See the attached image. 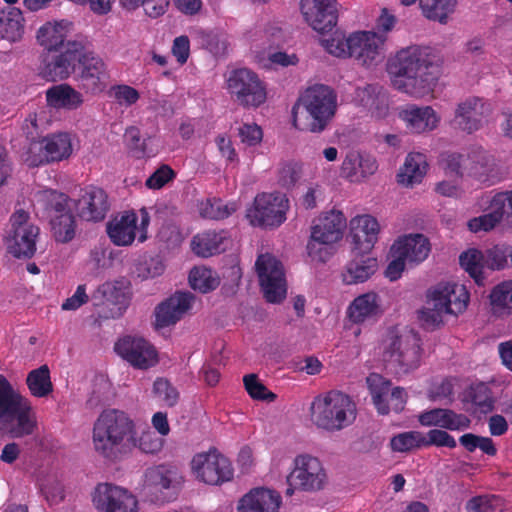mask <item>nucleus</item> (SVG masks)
<instances>
[{
	"mask_svg": "<svg viewBox=\"0 0 512 512\" xmlns=\"http://www.w3.org/2000/svg\"><path fill=\"white\" fill-rule=\"evenodd\" d=\"M387 72L397 90L416 98L433 92L440 76L433 50L419 45L399 50L389 59Z\"/></svg>",
	"mask_w": 512,
	"mask_h": 512,
	"instance_id": "nucleus-1",
	"label": "nucleus"
},
{
	"mask_svg": "<svg viewBox=\"0 0 512 512\" xmlns=\"http://www.w3.org/2000/svg\"><path fill=\"white\" fill-rule=\"evenodd\" d=\"M337 107V94L331 87L311 86L292 107L293 125L301 131L321 133L333 120Z\"/></svg>",
	"mask_w": 512,
	"mask_h": 512,
	"instance_id": "nucleus-2",
	"label": "nucleus"
},
{
	"mask_svg": "<svg viewBox=\"0 0 512 512\" xmlns=\"http://www.w3.org/2000/svg\"><path fill=\"white\" fill-rule=\"evenodd\" d=\"M135 434V423L126 412L105 409L94 422L93 446L102 457L115 460L130 448Z\"/></svg>",
	"mask_w": 512,
	"mask_h": 512,
	"instance_id": "nucleus-3",
	"label": "nucleus"
},
{
	"mask_svg": "<svg viewBox=\"0 0 512 512\" xmlns=\"http://www.w3.org/2000/svg\"><path fill=\"white\" fill-rule=\"evenodd\" d=\"M313 423L326 431H340L356 419L357 408L352 398L337 390L318 395L311 403Z\"/></svg>",
	"mask_w": 512,
	"mask_h": 512,
	"instance_id": "nucleus-4",
	"label": "nucleus"
},
{
	"mask_svg": "<svg viewBox=\"0 0 512 512\" xmlns=\"http://www.w3.org/2000/svg\"><path fill=\"white\" fill-rule=\"evenodd\" d=\"M0 421L14 422L10 433L15 438L32 435L37 428L31 401L16 390L2 374H0Z\"/></svg>",
	"mask_w": 512,
	"mask_h": 512,
	"instance_id": "nucleus-5",
	"label": "nucleus"
},
{
	"mask_svg": "<svg viewBox=\"0 0 512 512\" xmlns=\"http://www.w3.org/2000/svg\"><path fill=\"white\" fill-rule=\"evenodd\" d=\"M421 340L413 331L397 334L390 330L384 340L383 359L386 368L396 375H404L420 365Z\"/></svg>",
	"mask_w": 512,
	"mask_h": 512,
	"instance_id": "nucleus-6",
	"label": "nucleus"
},
{
	"mask_svg": "<svg viewBox=\"0 0 512 512\" xmlns=\"http://www.w3.org/2000/svg\"><path fill=\"white\" fill-rule=\"evenodd\" d=\"M29 218V213L23 209L16 210L10 217L5 244L15 258H31L36 252L39 228L29 222Z\"/></svg>",
	"mask_w": 512,
	"mask_h": 512,
	"instance_id": "nucleus-7",
	"label": "nucleus"
},
{
	"mask_svg": "<svg viewBox=\"0 0 512 512\" xmlns=\"http://www.w3.org/2000/svg\"><path fill=\"white\" fill-rule=\"evenodd\" d=\"M293 463L294 468L287 476V495H292L295 490L316 492L324 488L327 474L317 457L301 454L295 457Z\"/></svg>",
	"mask_w": 512,
	"mask_h": 512,
	"instance_id": "nucleus-8",
	"label": "nucleus"
},
{
	"mask_svg": "<svg viewBox=\"0 0 512 512\" xmlns=\"http://www.w3.org/2000/svg\"><path fill=\"white\" fill-rule=\"evenodd\" d=\"M255 268L266 301L269 303L282 302L287 293L282 263L273 255L266 253L258 256Z\"/></svg>",
	"mask_w": 512,
	"mask_h": 512,
	"instance_id": "nucleus-9",
	"label": "nucleus"
},
{
	"mask_svg": "<svg viewBox=\"0 0 512 512\" xmlns=\"http://www.w3.org/2000/svg\"><path fill=\"white\" fill-rule=\"evenodd\" d=\"M289 200L281 193L258 194L247 217L253 226L279 227L286 220Z\"/></svg>",
	"mask_w": 512,
	"mask_h": 512,
	"instance_id": "nucleus-10",
	"label": "nucleus"
},
{
	"mask_svg": "<svg viewBox=\"0 0 512 512\" xmlns=\"http://www.w3.org/2000/svg\"><path fill=\"white\" fill-rule=\"evenodd\" d=\"M228 89L244 107H259L267 98L266 87L258 75L246 68L233 71L227 81Z\"/></svg>",
	"mask_w": 512,
	"mask_h": 512,
	"instance_id": "nucleus-11",
	"label": "nucleus"
},
{
	"mask_svg": "<svg viewBox=\"0 0 512 512\" xmlns=\"http://www.w3.org/2000/svg\"><path fill=\"white\" fill-rule=\"evenodd\" d=\"M191 466L196 478L209 485H221L234 475L230 460L216 449L196 454Z\"/></svg>",
	"mask_w": 512,
	"mask_h": 512,
	"instance_id": "nucleus-12",
	"label": "nucleus"
},
{
	"mask_svg": "<svg viewBox=\"0 0 512 512\" xmlns=\"http://www.w3.org/2000/svg\"><path fill=\"white\" fill-rule=\"evenodd\" d=\"M87 41L83 40V50L78 57V81L86 93L92 95L103 92L109 80V73L103 59L87 49Z\"/></svg>",
	"mask_w": 512,
	"mask_h": 512,
	"instance_id": "nucleus-13",
	"label": "nucleus"
},
{
	"mask_svg": "<svg viewBox=\"0 0 512 512\" xmlns=\"http://www.w3.org/2000/svg\"><path fill=\"white\" fill-rule=\"evenodd\" d=\"M73 151L71 136L67 132L47 135L38 143L31 144L27 158L29 166L38 167L68 159Z\"/></svg>",
	"mask_w": 512,
	"mask_h": 512,
	"instance_id": "nucleus-14",
	"label": "nucleus"
},
{
	"mask_svg": "<svg viewBox=\"0 0 512 512\" xmlns=\"http://www.w3.org/2000/svg\"><path fill=\"white\" fill-rule=\"evenodd\" d=\"M83 50V40L68 41L58 52H48L42 61L41 75L48 81L67 79L75 71Z\"/></svg>",
	"mask_w": 512,
	"mask_h": 512,
	"instance_id": "nucleus-15",
	"label": "nucleus"
},
{
	"mask_svg": "<svg viewBox=\"0 0 512 512\" xmlns=\"http://www.w3.org/2000/svg\"><path fill=\"white\" fill-rule=\"evenodd\" d=\"M92 503L99 512H138L137 498L128 489L107 482L96 485Z\"/></svg>",
	"mask_w": 512,
	"mask_h": 512,
	"instance_id": "nucleus-16",
	"label": "nucleus"
},
{
	"mask_svg": "<svg viewBox=\"0 0 512 512\" xmlns=\"http://www.w3.org/2000/svg\"><path fill=\"white\" fill-rule=\"evenodd\" d=\"M346 227V218L341 211L331 210L320 217L312 226L311 239L307 244L308 254L324 261L320 255V248L317 245H329L342 238L343 230Z\"/></svg>",
	"mask_w": 512,
	"mask_h": 512,
	"instance_id": "nucleus-17",
	"label": "nucleus"
},
{
	"mask_svg": "<svg viewBox=\"0 0 512 512\" xmlns=\"http://www.w3.org/2000/svg\"><path fill=\"white\" fill-rule=\"evenodd\" d=\"M183 478L175 467L157 465L149 467L143 475V489L147 494L160 492L156 501L168 502L177 495Z\"/></svg>",
	"mask_w": 512,
	"mask_h": 512,
	"instance_id": "nucleus-18",
	"label": "nucleus"
},
{
	"mask_svg": "<svg viewBox=\"0 0 512 512\" xmlns=\"http://www.w3.org/2000/svg\"><path fill=\"white\" fill-rule=\"evenodd\" d=\"M111 203L107 192L98 186L88 185L80 189L74 200L76 215L85 222L103 221L110 211Z\"/></svg>",
	"mask_w": 512,
	"mask_h": 512,
	"instance_id": "nucleus-19",
	"label": "nucleus"
},
{
	"mask_svg": "<svg viewBox=\"0 0 512 512\" xmlns=\"http://www.w3.org/2000/svg\"><path fill=\"white\" fill-rule=\"evenodd\" d=\"M114 349L134 368L145 370L158 362L155 347L142 337L125 336L115 343Z\"/></svg>",
	"mask_w": 512,
	"mask_h": 512,
	"instance_id": "nucleus-20",
	"label": "nucleus"
},
{
	"mask_svg": "<svg viewBox=\"0 0 512 512\" xmlns=\"http://www.w3.org/2000/svg\"><path fill=\"white\" fill-rule=\"evenodd\" d=\"M385 38L375 32L359 31L350 35V58L359 64L372 67L383 59Z\"/></svg>",
	"mask_w": 512,
	"mask_h": 512,
	"instance_id": "nucleus-21",
	"label": "nucleus"
},
{
	"mask_svg": "<svg viewBox=\"0 0 512 512\" xmlns=\"http://www.w3.org/2000/svg\"><path fill=\"white\" fill-rule=\"evenodd\" d=\"M300 8L305 21L317 32H329L337 24L336 0H301Z\"/></svg>",
	"mask_w": 512,
	"mask_h": 512,
	"instance_id": "nucleus-22",
	"label": "nucleus"
},
{
	"mask_svg": "<svg viewBox=\"0 0 512 512\" xmlns=\"http://www.w3.org/2000/svg\"><path fill=\"white\" fill-rule=\"evenodd\" d=\"M489 113L490 105L484 99L469 97L457 105L452 124L470 134L483 126Z\"/></svg>",
	"mask_w": 512,
	"mask_h": 512,
	"instance_id": "nucleus-23",
	"label": "nucleus"
},
{
	"mask_svg": "<svg viewBox=\"0 0 512 512\" xmlns=\"http://www.w3.org/2000/svg\"><path fill=\"white\" fill-rule=\"evenodd\" d=\"M428 297L431 301H438L441 309L451 315L464 312L469 302L465 286L449 282L437 284L430 290Z\"/></svg>",
	"mask_w": 512,
	"mask_h": 512,
	"instance_id": "nucleus-24",
	"label": "nucleus"
},
{
	"mask_svg": "<svg viewBox=\"0 0 512 512\" xmlns=\"http://www.w3.org/2000/svg\"><path fill=\"white\" fill-rule=\"evenodd\" d=\"M418 422L424 427H439L450 431H463L470 427V418L448 408H433L418 415Z\"/></svg>",
	"mask_w": 512,
	"mask_h": 512,
	"instance_id": "nucleus-25",
	"label": "nucleus"
},
{
	"mask_svg": "<svg viewBox=\"0 0 512 512\" xmlns=\"http://www.w3.org/2000/svg\"><path fill=\"white\" fill-rule=\"evenodd\" d=\"M194 296L189 292H176L160 303L155 310L157 327L164 328L178 322L191 308Z\"/></svg>",
	"mask_w": 512,
	"mask_h": 512,
	"instance_id": "nucleus-26",
	"label": "nucleus"
},
{
	"mask_svg": "<svg viewBox=\"0 0 512 512\" xmlns=\"http://www.w3.org/2000/svg\"><path fill=\"white\" fill-rule=\"evenodd\" d=\"M464 170L468 176L487 185L499 181L495 158L482 149L469 154L464 163Z\"/></svg>",
	"mask_w": 512,
	"mask_h": 512,
	"instance_id": "nucleus-27",
	"label": "nucleus"
},
{
	"mask_svg": "<svg viewBox=\"0 0 512 512\" xmlns=\"http://www.w3.org/2000/svg\"><path fill=\"white\" fill-rule=\"evenodd\" d=\"M350 225L354 250L370 252L378 240L380 231L377 219L371 215H359L351 220Z\"/></svg>",
	"mask_w": 512,
	"mask_h": 512,
	"instance_id": "nucleus-28",
	"label": "nucleus"
},
{
	"mask_svg": "<svg viewBox=\"0 0 512 512\" xmlns=\"http://www.w3.org/2000/svg\"><path fill=\"white\" fill-rule=\"evenodd\" d=\"M354 257L347 263L342 272V281L346 285L364 283L378 269V260L369 252L355 251Z\"/></svg>",
	"mask_w": 512,
	"mask_h": 512,
	"instance_id": "nucleus-29",
	"label": "nucleus"
},
{
	"mask_svg": "<svg viewBox=\"0 0 512 512\" xmlns=\"http://www.w3.org/2000/svg\"><path fill=\"white\" fill-rule=\"evenodd\" d=\"M282 499L279 493L255 488L245 494L239 501L238 512H278Z\"/></svg>",
	"mask_w": 512,
	"mask_h": 512,
	"instance_id": "nucleus-30",
	"label": "nucleus"
},
{
	"mask_svg": "<svg viewBox=\"0 0 512 512\" xmlns=\"http://www.w3.org/2000/svg\"><path fill=\"white\" fill-rule=\"evenodd\" d=\"M400 116L411 133H425L437 128L440 118L430 106L409 105Z\"/></svg>",
	"mask_w": 512,
	"mask_h": 512,
	"instance_id": "nucleus-31",
	"label": "nucleus"
},
{
	"mask_svg": "<svg viewBox=\"0 0 512 512\" xmlns=\"http://www.w3.org/2000/svg\"><path fill=\"white\" fill-rule=\"evenodd\" d=\"M431 247L429 240L422 234H411L399 238L391 247V253L404 257L407 262L418 264L424 261Z\"/></svg>",
	"mask_w": 512,
	"mask_h": 512,
	"instance_id": "nucleus-32",
	"label": "nucleus"
},
{
	"mask_svg": "<svg viewBox=\"0 0 512 512\" xmlns=\"http://www.w3.org/2000/svg\"><path fill=\"white\" fill-rule=\"evenodd\" d=\"M228 233L225 230H206L196 234L191 241L192 251L201 257H210L226 249Z\"/></svg>",
	"mask_w": 512,
	"mask_h": 512,
	"instance_id": "nucleus-33",
	"label": "nucleus"
},
{
	"mask_svg": "<svg viewBox=\"0 0 512 512\" xmlns=\"http://www.w3.org/2000/svg\"><path fill=\"white\" fill-rule=\"evenodd\" d=\"M138 217L133 211L125 212L120 219L107 224V234L117 246H128L136 237Z\"/></svg>",
	"mask_w": 512,
	"mask_h": 512,
	"instance_id": "nucleus-34",
	"label": "nucleus"
},
{
	"mask_svg": "<svg viewBox=\"0 0 512 512\" xmlns=\"http://www.w3.org/2000/svg\"><path fill=\"white\" fill-rule=\"evenodd\" d=\"M380 313L379 297L374 292L359 295L351 302L347 309L350 321L356 324L375 319Z\"/></svg>",
	"mask_w": 512,
	"mask_h": 512,
	"instance_id": "nucleus-35",
	"label": "nucleus"
},
{
	"mask_svg": "<svg viewBox=\"0 0 512 512\" xmlns=\"http://www.w3.org/2000/svg\"><path fill=\"white\" fill-rule=\"evenodd\" d=\"M46 102L56 109L76 110L84 103V98L81 92L64 83L46 90Z\"/></svg>",
	"mask_w": 512,
	"mask_h": 512,
	"instance_id": "nucleus-36",
	"label": "nucleus"
},
{
	"mask_svg": "<svg viewBox=\"0 0 512 512\" xmlns=\"http://www.w3.org/2000/svg\"><path fill=\"white\" fill-rule=\"evenodd\" d=\"M428 168L426 155L419 152H411L407 155L403 166L397 174L399 184L412 187L420 183Z\"/></svg>",
	"mask_w": 512,
	"mask_h": 512,
	"instance_id": "nucleus-37",
	"label": "nucleus"
},
{
	"mask_svg": "<svg viewBox=\"0 0 512 512\" xmlns=\"http://www.w3.org/2000/svg\"><path fill=\"white\" fill-rule=\"evenodd\" d=\"M24 17L19 8L0 10V37L11 42L20 40L24 34Z\"/></svg>",
	"mask_w": 512,
	"mask_h": 512,
	"instance_id": "nucleus-38",
	"label": "nucleus"
},
{
	"mask_svg": "<svg viewBox=\"0 0 512 512\" xmlns=\"http://www.w3.org/2000/svg\"><path fill=\"white\" fill-rule=\"evenodd\" d=\"M66 26L64 22H47L37 31V40L48 52H58L66 45Z\"/></svg>",
	"mask_w": 512,
	"mask_h": 512,
	"instance_id": "nucleus-39",
	"label": "nucleus"
},
{
	"mask_svg": "<svg viewBox=\"0 0 512 512\" xmlns=\"http://www.w3.org/2000/svg\"><path fill=\"white\" fill-rule=\"evenodd\" d=\"M69 201L70 198L67 194L57 190L46 189L39 192V202L49 220L71 212Z\"/></svg>",
	"mask_w": 512,
	"mask_h": 512,
	"instance_id": "nucleus-40",
	"label": "nucleus"
},
{
	"mask_svg": "<svg viewBox=\"0 0 512 512\" xmlns=\"http://www.w3.org/2000/svg\"><path fill=\"white\" fill-rule=\"evenodd\" d=\"M366 382L378 413L387 415L390 412L387 397L391 389V382L377 373H371L366 378Z\"/></svg>",
	"mask_w": 512,
	"mask_h": 512,
	"instance_id": "nucleus-41",
	"label": "nucleus"
},
{
	"mask_svg": "<svg viewBox=\"0 0 512 512\" xmlns=\"http://www.w3.org/2000/svg\"><path fill=\"white\" fill-rule=\"evenodd\" d=\"M26 385L30 394L36 398H46L53 392L50 369L44 364L31 370L26 377Z\"/></svg>",
	"mask_w": 512,
	"mask_h": 512,
	"instance_id": "nucleus-42",
	"label": "nucleus"
},
{
	"mask_svg": "<svg viewBox=\"0 0 512 512\" xmlns=\"http://www.w3.org/2000/svg\"><path fill=\"white\" fill-rule=\"evenodd\" d=\"M466 401L475 414L486 415L494 410L495 399L491 389L484 383L472 385L466 393Z\"/></svg>",
	"mask_w": 512,
	"mask_h": 512,
	"instance_id": "nucleus-43",
	"label": "nucleus"
},
{
	"mask_svg": "<svg viewBox=\"0 0 512 512\" xmlns=\"http://www.w3.org/2000/svg\"><path fill=\"white\" fill-rule=\"evenodd\" d=\"M404 5L414 4L417 0H400ZM457 0H420V6L428 19L445 23L447 16L453 11Z\"/></svg>",
	"mask_w": 512,
	"mask_h": 512,
	"instance_id": "nucleus-44",
	"label": "nucleus"
},
{
	"mask_svg": "<svg viewBox=\"0 0 512 512\" xmlns=\"http://www.w3.org/2000/svg\"><path fill=\"white\" fill-rule=\"evenodd\" d=\"M189 283L194 290L208 293L219 286L220 278L211 268L194 267L189 273Z\"/></svg>",
	"mask_w": 512,
	"mask_h": 512,
	"instance_id": "nucleus-45",
	"label": "nucleus"
},
{
	"mask_svg": "<svg viewBox=\"0 0 512 512\" xmlns=\"http://www.w3.org/2000/svg\"><path fill=\"white\" fill-rule=\"evenodd\" d=\"M237 210L235 202L225 203L220 198H208L199 204V213L203 218L222 220Z\"/></svg>",
	"mask_w": 512,
	"mask_h": 512,
	"instance_id": "nucleus-46",
	"label": "nucleus"
},
{
	"mask_svg": "<svg viewBox=\"0 0 512 512\" xmlns=\"http://www.w3.org/2000/svg\"><path fill=\"white\" fill-rule=\"evenodd\" d=\"M53 237L57 242L68 243L76 233V220L72 212L49 220Z\"/></svg>",
	"mask_w": 512,
	"mask_h": 512,
	"instance_id": "nucleus-47",
	"label": "nucleus"
},
{
	"mask_svg": "<svg viewBox=\"0 0 512 512\" xmlns=\"http://www.w3.org/2000/svg\"><path fill=\"white\" fill-rule=\"evenodd\" d=\"M484 255L477 249H469L459 256L461 267L474 279L477 285H483Z\"/></svg>",
	"mask_w": 512,
	"mask_h": 512,
	"instance_id": "nucleus-48",
	"label": "nucleus"
},
{
	"mask_svg": "<svg viewBox=\"0 0 512 512\" xmlns=\"http://www.w3.org/2000/svg\"><path fill=\"white\" fill-rule=\"evenodd\" d=\"M124 139L133 157L142 159L156 155V151L148 145L147 141L149 139H141V133L137 127H128L125 131Z\"/></svg>",
	"mask_w": 512,
	"mask_h": 512,
	"instance_id": "nucleus-49",
	"label": "nucleus"
},
{
	"mask_svg": "<svg viewBox=\"0 0 512 512\" xmlns=\"http://www.w3.org/2000/svg\"><path fill=\"white\" fill-rule=\"evenodd\" d=\"M103 293L108 299L117 305V311L111 314L112 318L123 315L130 303L128 287L124 286L122 281H115L114 284H104Z\"/></svg>",
	"mask_w": 512,
	"mask_h": 512,
	"instance_id": "nucleus-50",
	"label": "nucleus"
},
{
	"mask_svg": "<svg viewBox=\"0 0 512 512\" xmlns=\"http://www.w3.org/2000/svg\"><path fill=\"white\" fill-rule=\"evenodd\" d=\"M390 447L394 452L406 453L423 446V433L420 431H407L394 435L390 439Z\"/></svg>",
	"mask_w": 512,
	"mask_h": 512,
	"instance_id": "nucleus-51",
	"label": "nucleus"
},
{
	"mask_svg": "<svg viewBox=\"0 0 512 512\" xmlns=\"http://www.w3.org/2000/svg\"><path fill=\"white\" fill-rule=\"evenodd\" d=\"M459 443L470 453H473L476 449H480L484 454L490 457L497 454V448L490 437L465 433L459 437Z\"/></svg>",
	"mask_w": 512,
	"mask_h": 512,
	"instance_id": "nucleus-52",
	"label": "nucleus"
},
{
	"mask_svg": "<svg viewBox=\"0 0 512 512\" xmlns=\"http://www.w3.org/2000/svg\"><path fill=\"white\" fill-rule=\"evenodd\" d=\"M467 512H502L503 507L499 497L494 495H479L472 497L466 503Z\"/></svg>",
	"mask_w": 512,
	"mask_h": 512,
	"instance_id": "nucleus-53",
	"label": "nucleus"
},
{
	"mask_svg": "<svg viewBox=\"0 0 512 512\" xmlns=\"http://www.w3.org/2000/svg\"><path fill=\"white\" fill-rule=\"evenodd\" d=\"M244 386L249 396L254 400L274 402L277 395L259 382L256 374H248L243 378Z\"/></svg>",
	"mask_w": 512,
	"mask_h": 512,
	"instance_id": "nucleus-54",
	"label": "nucleus"
},
{
	"mask_svg": "<svg viewBox=\"0 0 512 512\" xmlns=\"http://www.w3.org/2000/svg\"><path fill=\"white\" fill-rule=\"evenodd\" d=\"M356 97L361 105L372 110L378 109L385 101V94L382 92V87L374 84H368L363 88L356 90Z\"/></svg>",
	"mask_w": 512,
	"mask_h": 512,
	"instance_id": "nucleus-55",
	"label": "nucleus"
},
{
	"mask_svg": "<svg viewBox=\"0 0 512 512\" xmlns=\"http://www.w3.org/2000/svg\"><path fill=\"white\" fill-rule=\"evenodd\" d=\"M164 444V439L158 436L156 432L151 429L143 431L139 438L135 437V440H131L130 447H138L142 452L146 454L158 453Z\"/></svg>",
	"mask_w": 512,
	"mask_h": 512,
	"instance_id": "nucleus-56",
	"label": "nucleus"
},
{
	"mask_svg": "<svg viewBox=\"0 0 512 512\" xmlns=\"http://www.w3.org/2000/svg\"><path fill=\"white\" fill-rule=\"evenodd\" d=\"M165 266L159 259L138 260L134 265L133 274L140 280H146L161 275Z\"/></svg>",
	"mask_w": 512,
	"mask_h": 512,
	"instance_id": "nucleus-57",
	"label": "nucleus"
},
{
	"mask_svg": "<svg viewBox=\"0 0 512 512\" xmlns=\"http://www.w3.org/2000/svg\"><path fill=\"white\" fill-rule=\"evenodd\" d=\"M153 393L168 407H173L179 400L178 390L164 378H157L153 384Z\"/></svg>",
	"mask_w": 512,
	"mask_h": 512,
	"instance_id": "nucleus-58",
	"label": "nucleus"
},
{
	"mask_svg": "<svg viewBox=\"0 0 512 512\" xmlns=\"http://www.w3.org/2000/svg\"><path fill=\"white\" fill-rule=\"evenodd\" d=\"M322 45L325 50L336 57H350V36L345 38L343 35L335 33L330 38L323 39Z\"/></svg>",
	"mask_w": 512,
	"mask_h": 512,
	"instance_id": "nucleus-59",
	"label": "nucleus"
},
{
	"mask_svg": "<svg viewBox=\"0 0 512 512\" xmlns=\"http://www.w3.org/2000/svg\"><path fill=\"white\" fill-rule=\"evenodd\" d=\"M423 446L447 447L453 449L457 446L455 438L446 429H431L425 435L423 433Z\"/></svg>",
	"mask_w": 512,
	"mask_h": 512,
	"instance_id": "nucleus-60",
	"label": "nucleus"
},
{
	"mask_svg": "<svg viewBox=\"0 0 512 512\" xmlns=\"http://www.w3.org/2000/svg\"><path fill=\"white\" fill-rule=\"evenodd\" d=\"M490 209H495L502 220L512 223V190L495 194L490 201Z\"/></svg>",
	"mask_w": 512,
	"mask_h": 512,
	"instance_id": "nucleus-61",
	"label": "nucleus"
},
{
	"mask_svg": "<svg viewBox=\"0 0 512 512\" xmlns=\"http://www.w3.org/2000/svg\"><path fill=\"white\" fill-rule=\"evenodd\" d=\"M428 304H432V307L423 308L419 312V319L426 329H433L442 323V317L447 313L441 309L440 305H438V301H431L429 299Z\"/></svg>",
	"mask_w": 512,
	"mask_h": 512,
	"instance_id": "nucleus-62",
	"label": "nucleus"
},
{
	"mask_svg": "<svg viewBox=\"0 0 512 512\" xmlns=\"http://www.w3.org/2000/svg\"><path fill=\"white\" fill-rule=\"evenodd\" d=\"M501 221L502 218L500 214H498L495 209H490V212L469 220L468 227L475 233L479 231H490Z\"/></svg>",
	"mask_w": 512,
	"mask_h": 512,
	"instance_id": "nucleus-63",
	"label": "nucleus"
},
{
	"mask_svg": "<svg viewBox=\"0 0 512 512\" xmlns=\"http://www.w3.org/2000/svg\"><path fill=\"white\" fill-rule=\"evenodd\" d=\"M176 177L174 170L166 164L161 165L146 180L149 189H161Z\"/></svg>",
	"mask_w": 512,
	"mask_h": 512,
	"instance_id": "nucleus-64",
	"label": "nucleus"
}]
</instances>
